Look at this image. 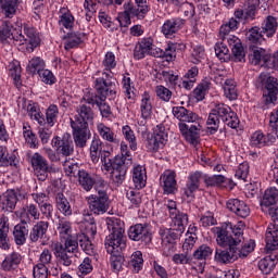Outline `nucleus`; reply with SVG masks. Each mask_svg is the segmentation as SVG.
I'll list each match as a JSON object with an SVG mask.
<instances>
[{"mask_svg": "<svg viewBox=\"0 0 278 278\" xmlns=\"http://www.w3.org/2000/svg\"><path fill=\"white\" fill-rule=\"evenodd\" d=\"M278 202V190L276 188H269L264 191L261 200L262 207H270Z\"/></svg>", "mask_w": 278, "mask_h": 278, "instance_id": "nucleus-48", "label": "nucleus"}, {"mask_svg": "<svg viewBox=\"0 0 278 278\" xmlns=\"http://www.w3.org/2000/svg\"><path fill=\"white\" fill-rule=\"evenodd\" d=\"M214 249L210 247L208 244H202L198 247L195 251H193V258L199 261H205L210 260L213 255Z\"/></svg>", "mask_w": 278, "mask_h": 278, "instance_id": "nucleus-56", "label": "nucleus"}, {"mask_svg": "<svg viewBox=\"0 0 278 278\" xmlns=\"http://www.w3.org/2000/svg\"><path fill=\"white\" fill-rule=\"evenodd\" d=\"M54 254L61 265L71 266L76 257L75 253L67 252L63 249V244L56 243L54 245Z\"/></svg>", "mask_w": 278, "mask_h": 278, "instance_id": "nucleus-38", "label": "nucleus"}, {"mask_svg": "<svg viewBox=\"0 0 278 278\" xmlns=\"http://www.w3.org/2000/svg\"><path fill=\"white\" fill-rule=\"evenodd\" d=\"M250 50L251 53H249V62L254 66L263 67L269 52L263 48H258V46L251 47Z\"/></svg>", "mask_w": 278, "mask_h": 278, "instance_id": "nucleus-37", "label": "nucleus"}, {"mask_svg": "<svg viewBox=\"0 0 278 278\" xmlns=\"http://www.w3.org/2000/svg\"><path fill=\"white\" fill-rule=\"evenodd\" d=\"M277 263V255H267L258 261L257 267L263 275H270Z\"/></svg>", "mask_w": 278, "mask_h": 278, "instance_id": "nucleus-44", "label": "nucleus"}, {"mask_svg": "<svg viewBox=\"0 0 278 278\" xmlns=\"http://www.w3.org/2000/svg\"><path fill=\"white\" fill-rule=\"evenodd\" d=\"M128 266L132 269V273L138 275L143 269L144 260L141 251H136L132 253Z\"/></svg>", "mask_w": 278, "mask_h": 278, "instance_id": "nucleus-49", "label": "nucleus"}, {"mask_svg": "<svg viewBox=\"0 0 278 278\" xmlns=\"http://www.w3.org/2000/svg\"><path fill=\"white\" fill-rule=\"evenodd\" d=\"M184 232V230L177 229L175 227L159 231L161 235V240L163 241V254L165 256H170L172 253L177 250V242Z\"/></svg>", "mask_w": 278, "mask_h": 278, "instance_id": "nucleus-12", "label": "nucleus"}, {"mask_svg": "<svg viewBox=\"0 0 278 278\" xmlns=\"http://www.w3.org/2000/svg\"><path fill=\"white\" fill-rule=\"evenodd\" d=\"M31 165L35 174L38 176L39 180L45 181L52 167L49 166L48 161L39 153H35L31 156Z\"/></svg>", "mask_w": 278, "mask_h": 278, "instance_id": "nucleus-22", "label": "nucleus"}, {"mask_svg": "<svg viewBox=\"0 0 278 278\" xmlns=\"http://www.w3.org/2000/svg\"><path fill=\"white\" fill-rule=\"evenodd\" d=\"M8 71H9V76L14 80V85L16 87H20L22 85V67H21V63L16 60H14L13 62H11L8 66Z\"/></svg>", "mask_w": 278, "mask_h": 278, "instance_id": "nucleus-50", "label": "nucleus"}, {"mask_svg": "<svg viewBox=\"0 0 278 278\" xmlns=\"http://www.w3.org/2000/svg\"><path fill=\"white\" fill-rule=\"evenodd\" d=\"M23 257L18 252H12L5 256L1 264V268L4 273H13L16 270L22 262Z\"/></svg>", "mask_w": 278, "mask_h": 278, "instance_id": "nucleus-35", "label": "nucleus"}, {"mask_svg": "<svg viewBox=\"0 0 278 278\" xmlns=\"http://www.w3.org/2000/svg\"><path fill=\"white\" fill-rule=\"evenodd\" d=\"M97 130L104 141H108L113 144H118L121 142V140L117 138V135L114 132V130L111 129L105 124L103 123L98 124Z\"/></svg>", "mask_w": 278, "mask_h": 278, "instance_id": "nucleus-42", "label": "nucleus"}, {"mask_svg": "<svg viewBox=\"0 0 278 278\" xmlns=\"http://www.w3.org/2000/svg\"><path fill=\"white\" fill-rule=\"evenodd\" d=\"M123 136L129 142L130 150L137 151L138 150V142L135 131L131 129L130 126L126 125L122 128Z\"/></svg>", "mask_w": 278, "mask_h": 278, "instance_id": "nucleus-63", "label": "nucleus"}, {"mask_svg": "<svg viewBox=\"0 0 278 278\" xmlns=\"http://www.w3.org/2000/svg\"><path fill=\"white\" fill-rule=\"evenodd\" d=\"M129 76L130 74L128 72H126L123 75L122 85H123V89H125V94L127 99L134 100L136 98V93H135L136 88Z\"/></svg>", "mask_w": 278, "mask_h": 278, "instance_id": "nucleus-57", "label": "nucleus"}, {"mask_svg": "<svg viewBox=\"0 0 278 278\" xmlns=\"http://www.w3.org/2000/svg\"><path fill=\"white\" fill-rule=\"evenodd\" d=\"M96 176L97 175H91L87 170L83 169L80 175L78 176V182L84 190L89 192L93 188Z\"/></svg>", "mask_w": 278, "mask_h": 278, "instance_id": "nucleus-51", "label": "nucleus"}, {"mask_svg": "<svg viewBox=\"0 0 278 278\" xmlns=\"http://www.w3.org/2000/svg\"><path fill=\"white\" fill-rule=\"evenodd\" d=\"M185 26L186 20L181 17L167 18L163 22V26H161V34H163L167 39H173L180 30L184 29Z\"/></svg>", "mask_w": 278, "mask_h": 278, "instance_id": "nucleus-18", "label": "nucleus"}, {"mask_svg": "<svg viewBox=\"0 0 278 278\" xmlns=\"http://www.w3.org/2000/svg\"><path fill=\"white\" fill-rule=\"evenodd\" d=\"M110 235L105 238V248L111 254V267L113 273L118 275L124 269L125 257L121 254L126 249L125 223L121 218L111 217L108 219Z\"/></svg>", "mask_w": 278, "mask_h": 278, "instance_id": "nucleus-3", "label": "nucleus"}, {"mask_svg": "<svg viewBox=\"0 0 278 278\" xmlns=\"http://www.w3.org/2000/svg\"><path fill=\"white\" fill-rule=\"evenodd\" d=\"M154 58L163 59V61L170 63L174 62L177 59V52L173 48V46L167 43V48H165V51L161 48L156 49V54Z\"/></svg>", "mask_w": 278, "mask_h": 278, "instance_id": "nucleus-53", "label": "nucleus"}, {"mask_svg": "<svg viewBox=\"0 0 278 278\" xmlns=\"http://www.w3.org/2000/svg\"><path fill=\"white\" fill-rule=\"evenodd\" d=\"M201 172H195L189 174L187 178V184H185V188H182V193L187 197V201L192 202L195 199V192L199 190L201 186Z\"/></svg>", "mask_w": 278, "mask_h": 278, "instance_id": "nucleus-20", "label": "nucleus"}, {"mask_svg": "<svg viewBox=\"0 0 278 278\" xmlns=\"http://www.w3.org/2000/svg\"><path fill=\"white\" fill-rule=\"evenodd\" d=\"M230 31L233 30L227 23L222 25V27H219V39H222V41L228 42V47H230V50H232L235 62H242L245 58V53L241 39L235 35H230Z\"/></svg>", "mask_w": 278, "mask_h": 278, "instance_id": "nucleus-10", "label": "nucleus"}, {"mask_svg": "<svg viewBox=\"0 0 278 278\" xmlns=\"http://www.w3.org/2000/svg\"><path fill=\"white\" fill-rule=\"evenodd\" d=\"M168 141V132L164 125H157L154 127L152 135H148L146 148L150 153H157L161 149H164Z\"/></svg>", "mask_w": 278, "mask_h": 278, "instance_id": "nucleus-11", "label": "nucleus"}, {"mask_svg": "<svg viewBox=\"0 0 278 278\" xmlns=\"http://www.w3.org/2000/svg\"><path fill=\"white\" fill-rule=\"evenodd\" d=\"M277 140H278L277 132L270 129H268L266 132H264L263 130H255L250 136L249 144L250 147L255 149H264V148L275 146Z\"/></svg>", "mask_w": 278, "mask_h": 278, "instance_id": "nucleus-13", "label": "nucleus"}, {"mask_svg": "<svg viewBox=\"0 0 278 278\" xmlns=\"http://www.w3.org/2000/svg\"><path fill=\"white\" fill-rule=\"evenodd\" d=\"M245 40L249 48L262 46L266 42L265 34L261 26H252L245 33Z\"/></svg>", "mask_w": 278, "mask_h": 278, "instance_id": "nucleus-26", "label": "nucleus"}, {"mask_svg": "<svg viewBox=\"0 0 278 278\" xmlns=\"http://www.w3.org/2000/svg\"><path fill=\"white\" fill-rule=\"evenodd\" d=\"M132 180L136 189H143L147 185V170L143 166L137 165L132 172Z\"/></svg>", "mask_w": 278, "mask_h": 278, "instance_id": "nucleus-45", "label": "nucleus"}, {"mask_svg": "<svg viewBox=\"0 0 278 278\" xmlns=\"http://www.w3.org/2000/svg\"><path fill=\"white\" fill-rule=\"evenodd\" d=\"M228 42L223 41L215 43V55L222 62H229L231 60V54L228 48Z\"/></svg>", "mask_w": 278, "mask_h": 278, "instance_id": "nucleus-52", "label": "nucleus"}, {"mask_svg": "<svg viewBox=\"0 0 278 278\" xmlns=\"http://www.w3.org/2000/svg\"><path fill=\"white\" fill-rule=\"evenodd\" d=\"M172 114L180 123H195L199 119V115L190 110H187L185 106H174L172 108Z\"/></svg>", "mask_w": 278, "mask_h": 278, "instance_id": "nucleus-33", "label": "nucleus"}, {"mask_svg": "<svg viewBox=\"0 0 278 278\" xmlns=\"http://www.w3.org/2000/svg\"><path fill=\"white\" fill-rule=\"evenodd\" d=\"M161 187L163 188V194H175L177 192L176 173L174 170H167L161 175Z\"/></svg>", "mask_w": 278, "mask_h": 278, "instance_id": "nucleus-27", "label": "nucleus"}, {"mask_svg": "<svg viewBox=\"0 0 278 278\" xmlns=\"http://www.w3.org/2000/svg\"><path fill=\"white\" fill-rule=\"evenodd\" d=\"M129 239L148 245L152 242L153 236L148 224H136L128 230Z\"/></svg>", "mask_w": 278, "mask_h": 278, "instance_id": "nucleus-16", "label": "nucleus"}, {"mask_svg": "<svg viewBox=\"0 0 278 278\" xmlns=\"http://www.w3.org/2000/svg\"><path fill=\"white\" fill-rule=\"evenodd\" d=\"M211 80L212 79L210 77H204V79L195 86V89H193V98L195 101L201 102L205 99L212 86Z\"/></svg>", "mask_w": 278, "mask_h": 278, "instance_id": "nucleus-41", "label": "nucleus"}, {"mask_svg": "<svg viewBox=\"0 0 278 278\" xmlns=\"http://www.w3.org/2000/svg\"><path fill=\"white\" fill-rule=\"evenodd\" d=\"M156 46L152 37L141 38L134 50V58L137 61L143 60L147 56H154L156 54Z\"/></svg>", "mask_w": 278, "mask_h": 278, "instance_id": "nucleus-15", "label": "nucleus"}, {"mask_svg": "<svg viewBox=\"0 0 278 278\" xmlns=\"http://www.w3.org/2000/svg\"><path fill=\"white\" fill-rule=\"evenodd\" d=\"M226 208L238 217L247 218L251 214L250 206L240 199H228Z\"/></svg>", "mask_w": 278, "mask_h": 278, "instance_id": "nucleus-24", "label": "nucleus"}, {"mask_svg": "<svg viewBox=\"0 0 278 278\" xmlns=\"http://www.w3.org/2000/svg\"><path fill=\"white\" fill-rule=\"evenodd\" d=\"M77 113L75 121L71 119L73 137L78 148H85L87 141L91 138L89 124L93 123L94 113L93 110L86 104H80L77 108Z\"/></svg>", "mask_w": 278, "mask_h": 278, "instance_id": "nucleus-5", "label": "nucleus"}, {"mask_svg": "<svg viewBox=\"0 0 278 278\" xmlns=\"http://www.w3.org/2000/svg\"><path fill=\"white\" fill-rule=\"evenodd\" d=\"M140 110H141V117L143 119L151 118L153 114V104H152L151 96L148 91H146L142 94Z\"/></svg>", "mask_w": 278, "mask_h": 278, "instance_id": "nucleus-47", "label": "nucleus"}, {"mask_svg": "<svg viewBox=\"0 0 278 278\" xmlns=\"http://www.w3.org/2000/svg\"><path fill=\"white\" fill-rule=\"evenodd\" d=\"M265 248L267 251L278 250V225L270 223L268 224L265 231Z\"/></svg>", "mask_w": 278, "mask_h": 278, "instance_id": "nucleus-29", "label": "nucleus"}, {"mask_svg": "<svg viewBox=\"0 0 278 278\" xmlns=\"http://www.w3.org/2000/svg\"><path fill=\"white\" fill-rule=\"evenodd\" d=\"M131 165L132 164L130 163L115 160L114 165L111 167L110 172H106L110 174V179L115 186L119 187L124 184L127 178V172Z\"/></svg>", "mask_w": 278, "mask_h": 278, "instance_id": "nucleus-17", "label": "nucleus"}, {"mask_svg": "<svg viewBox=\"0 0 278 278\" xmlns=\"http://www.w3.org/2000/svg\"><path fill=\"white\" fill-rule=\"evenodd\" d=\"M138 8L135 7L132 1H127L124 4V12L118 14L117 21L122 28H128L131 25V18L137 17V20H144L150 11L147 3H136Z\"/></svg>", "mask_w": 278, "mask_h": 278, "instance_id": "nucleus-8", "label": "nucleus"}, {"mask_svg": "<svg viewBox=\"0 0 278 278\" xmlns=\"http://www.w3.org/2000/svg\"><path fill=\"white\" fill-rule=\"evenodd\" d=\"M59 114L60 112L58 105L51 104L46 111V125L53 127L58 123Z\"/></svg>", "mask_w": 278, "mask_h": 278, "instance_id": "nucleus-60", "label": "nucleus"}, {"mask_svg": "<svg viewBox=\"0 0 278 278\" xmlns=\"http://www.w3.org/2000/svg\"><path fill=\"white\" fill-rule=\"evenodd\" d=\"M261 29L265 34V37L274 38L278 30V18L271 15L266 16L261 23Z\"/></svg>", "mask_w": 278, "mask_h": 278, "instance_id": "nucleus-36", "label": "nucleus"}, {"mask_svg": "<svg viewBox=\"0 0 278 278\" xmlns=\"http://www.w3.org/2000/svg\"><path fill=\"white\" fill-rule=\"evenodd\" d=\"M169 218L172 219V227L176 228L180 231H186V227L189 224V215L187 213H184L181 211H177L169 215Z\"/></svg>", "mask_w": 278, "mask_h": 278, "instance_id": "nucleus-39", "label": "nucleus"}, {"mask_svg": "<svg viewBox=\"0 0 278 278\" xmlns=\"http://www.w3.org/2000/svg\"><path fill=\"white\" fill-rule=\"evenodd\" d=\"M56 229L61 236V238H65L71 236L73 228L72 223L66 219V217L59 216V222L56 224Z\"/></svg>", "mask_w": 278, "mask_h": 278, "instance_id": "nucleus-61", "label": "nucleus"}, {"mask_svg": "<svg viewBox=\"0 0 278 278\" xmlns=\"http://www.w3.org/2000/svg\"><path fill=\"white\" fill-rule=\"evenodd\" d=\"M220 122L232 129H237L240 125L238 114L229 105L217 102L208 112L206 132L215 135L220 127Z\"/></svg>", "mask_w": 278, "mask_h": 278, "instance_id": "nucleus-4", "label": "nucleus"}, {"mask_svg": "<svg viewBox=\"0 0 278 278\" xmlns=\"http://www.w3.org/2000/svg\"><path fill=\"white\" fill-rule=\"evenodd\" d=\"M96 92H87L84 101L92 106L97 105L103 118L110 119L113 116L112 108L106 99L115 100L117 97L116 79L109 73H103L100 77L93 78Z\"/></svg>", "mask_w": 278, "mask_h": 278, "instance_id": "nucleus-2", "label": "nucleus"}, {"mask_svg": "<svg viewBox=\"0 0 278 278\" xmlns=\"http://www.w3.org/2000/svg\"><path fill=\"white\" fill-rule=\"evenodd\" d=\"M22 0H0V14L4 18L12 20L18 10Z\"/></svg>", "mask_w": 278, "mask_h": 278, "instance_id": "nucleus-32", "label": "nucleus"}, {"mask_svg": "<svg viewBox=\"0 0 278 278\" xmlns=\"http://www.w3.org/2000/svg\"><path fill=\"white\" fill-rule=\"evenodd\" d=\"M18 195H21V192L14 189L8 190L5 193H3V195L0 197L2 210L13 212V210L16 207Z\"/></svg>", "mask_w": 278, "mask_h": 278, "instance_id": "nucleus-30", "label": "nucleus"}, {"mask_svg": "<svg viewBox=\"0 0 278 278\" xmlns=\"http://www.w3.org/2000/svg\"><path fill=\"white\" fill-rule=\"evenodd\" d=\"M61 39L65 41L64 49L70 51L77 49L88 40V35L81 31L70 30L66 33L63 28H60Z\"/></svg>", "mask_w": 278, "mask_h": 278, "instance_id": "nucleus-14", "label": "nucleus"}, {"mask_svg": "<svg viewBox=\"0 0 278 278\" xmlns=\"http://www.w3.org/2000/svg\"><path fill=\"white\" fill-rule=\"evenodd\" d=\"M60 28H63L64 30L72 31L75 27V17L71 10L67 7H63L59 11V22H58Z\"/></svg>", "mask_w": 278, "mask_h": 278, "instance_id": "nucleus-31", "label": "nucleus"}, {"mask_svg": "<svg viewBox=\"0 0 278 278\" xmlns=\"http://www.w3.org/2000/svg\"><path fill=\"white\" fill-rule=\"evenodd\" d=\"M88 204L94 215H103L110 208V197L105 194H91L88 199Z\"/></svg>", "mask_w": 278, "mask_h": 278, "instance_id": "nucleus-19", "label": "nucleus"}, {"mask_svg": "<svg viewBox=\"0 0 278 278\" xmlns=\"http://www.w3.org/2000/svg\"><path fill=\"white\" fill-rule=\"evenodd\" d=\"M55 206L65 217H70L73 215L72 205L62 192H59L55 197Z\"/></svg>", "mask_w": 278, "mask_h": 278, "instance_id": "nucleus-43", "label": "nucleus"}, {"mask_svg": "<svg viewBox=\"0 0 278 278\" xmlns=\"http://www.w3.org/2000/svg\"><path fill=\"white\" fill-rule=\"evenodd\" d=\"M102 65L105 67V70L103 71V73H109L110 75H112V70H115L117 66V62H116V56L113 52L109 51L105 56L104 60L102 62ZM102 73V74H103Z\"/></svg>", "mask_w": 278, "mask_h": 278, "instance_id": "nucleus-64", "label": "nucleus"}, {"mask_svg": "<svg viewBox=\"0 0 278 278\" xmlns=\"http://www.w3.org/2000/svg\"><path fill=\"white\" fill-rule=\"evenodd\" d=\"M20 163V159L17 156V153L14 151L12 153H9L8 148L0 146V167H17Z\"/></svg>", "mask_w": 278, "mask_h": 278, "instance_id": "nucleus-34", "label": "nucleus"}, {"mask_svg": "<svg viewBox=\"0 0 278 278\" xmlns=\"http://www.w3.org/2000/svg\"><path fill=\"white\" fill-rule=\"evenodd\" d=\"M224 96L230 101L238 99L237 83L233 79H226V81H224Z\"/></svg>", "mask_w": 278, "mask_h": 278, "instance_id": "nucleus-55", "label": "nucleus"}, {"mask_svg": "<svg viewBox=\"0 0 278 278\" xmlns=\"http://www.w3.org/2000/svg\"><path fill=\"white\" fill-rule=\"evenodd\" d=\"M235 17L228 20V27L235 31L240 27V24H248L256 20L257 7L254 3H244L241 8L235 10Z\"/></svg>", "mask_w": 278, "mask_h": 278, "instance_id": "nucleus-9", "label": "nucleus"}, {"mask_svg": "<svg viewBox=\"0 0 278 278\" xmlns=\"http://www.w3.org/2000/svg\"><path fill=\"white\" fill-rule=\"evenodd\" d=\"M178 129L180 134L191 144L198 143L201 135V125H187L186 123H178Z\"/></svg>", "mask_w": 278, "mask_h": 278, "instance_id": "nucleus-25", "label": "nucleus"}, {"mask_svg": "<svg viewBox=\"0 0 278 278\" xmlns=\"http://www.w3.org/2000/svg\"><path fill=\"white\" fill-rule=\"evenodd\" d=\"M52 147L56 148L58 152L67 157L74 154V142L70 134L63 135V137H54L52 139Z\"/></svg>", "mask_w": 278, "mask_h": 278, "instance_id": "nucleus-21", "label": "nucleus"}, {"mask_svg": "<svg viewBox=\"0 0 278 278\" xmlns=\"http://www.w3.org/2000/svg\"><path fill=\"white\" fill-rule=\"evenodd\" d=\"M256 87L262 91V102L258 104L262 111L278 104V78L261 73L256 78Z\"/></svg>", "mask_w": 278, "mask_h": 278, "instance_id": "nucleus-7", "label": "nucleus"}, {"mask_svg": "<svg viewBox=\"0 0 278 278\" xmlns=\"http://www.w3.org/2000/svg\"><path fill=\"white\" fill-rule=\"evenodd\" d=\"M47 67L46 61L40 56H34L28 61L26 72L28 75L35 77Z\"/></svg>", "mask_w": 278, "mask_h": 278, "instance_id": "nucleus-40", "label": "nucleus"}, {"mask_svg": "<svg viewBox=\"0 0 278 278\" xmlns=\"http://www.w3.org/2000/svg\"><path fill=\"white\" fill-rule=\"evenodd\" d=\"M78 245L80 244L81 249L88 255H94L96 247L90 240L89 236L86 233H78L77 235Z\"/></svg>", "mask_w": 278, "mask_h": 278, "instance_id": "nucleus-54", "label": "nucleus"}, {"mask_svg": "<svg viewBox=\"0 0 278 278\" xmlns=\"http://www.w3.org/2000/svg\"><path fill=\"white\" fill-rule=\"evenodd\" d=\"M13 25L10 21H2L0 22V41L2 43L7 42L8 40H15L18 41L20 45H26V52L33 53L36 48H38L41 43V39L39 37V33L36 28L25 26L24 27V35H13Z\"/></svg>", "mask_w": 278, "mask_h": 278, "instance_id": "nucleus-6", "label": "nucleus"}, {"mask_svg": "<svg viewBox=\"0 0 278 278\" xmlns=\"http://www.w3.org/2000/svg\"><path fill=\"white\" fill-rule=\"evenodd\" d=\"M18 217L23 225L30 224L34 220H38L40 218V212L36 204L30 203L25 205L20 212Z\"/></svg>", "mask_w": 278, "mask_h": 278, "instance_id": "nucleus-28", "label": "nucleus"}, {"mask_svg": "<svg viewBox=\"0 0 278 278\" xmlns=\"http://www.w3.org/2000/svg\"><path fill=\"white\" fill-rule=\"evenodd\" d=\"M24 225L25 224L23 225L18 224L14 227L13 236H14L15 243L17 245H24L26 243V239L29 230Z\"/></svg>", "mask_w": 278, "mask_h": 278, "instance_id": "nucleus-58", "label": "nucleus"}, {"mask_svg": "<svg viewBox=\"0 0 278 278\" xmlns=\"http://www.w3.org/2000/svg\"><path fill=\"white\" fill-rule=\"evenodd\" d=\"M48 228H49V222L40 220L36 223L29 232V241L30 243H42L48 240Z\"/></svg>", "mask_w": 278, "mask_h": 278, "instance_id": "nucleus-23", "label": "nucleus"}, {"mask_svg": "<svg viewBox=\"0 0 278 278\" xmlns=\"http://www.w3.org/2000/svg\"><path fill=\"white\" fill-rule=\"evenodd\" d=\"M103 142L98 135H94L90 146V159L93 164L99 163Z\"/></svg>", "mask_w": 278, "mask_h": 278, "instance_id": "nucleus-46", "label": "nucleus"}, {"mask_svg": "<svg viewBox=\"0 0 278 278\" xmlns=\"http://www.w3.org/2000/svg\"><path fill=\"white\" fill-rule=\"evenodd\" d=\"M245 223L242 220L232 224L224 223L213 228L215 241L219 249H215V262L219 265H228L237 262L239 258H245L254 251L255 240L244 241Z\"/></svg>", "mask_w": 278, "mask_h": 278, "instance_id": "nucleus-1", "label": "nucleus"}, {"mask_svg": "<svg viewBox=\"0 0 278 278\" xmlns=\"http://www.w3.org/2000/svg\"><path fill=\"white\" fill-rule=\"evenodd\" d=\"M9 224L4 219L0 222V248L3 250L10 249V239L8 237L9 233Z\"/></svg>", "mask_w": 278, "mask_h": 278, "instance_id": "nucleus-59", "label": "nucleus"}, {"mask_svg": "<svg viewBox=\"0 0 278 278\" xmlns=\"http://www.w3.org/2000/svg\"><path fill=\"white\" fill-rule=\"evenodd\" d=\"M117 160L131 165L134 163L132 154L130 152V146L128 147L125 141L121 142V154L115 155V161Z\"/></svg>", "mask_w": 278, "mask_h": 278, "instance_id": "nucleus-62", "label": "nucleus"}]
</instances>
